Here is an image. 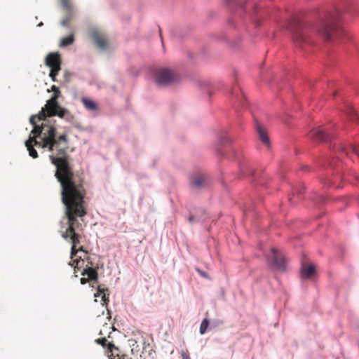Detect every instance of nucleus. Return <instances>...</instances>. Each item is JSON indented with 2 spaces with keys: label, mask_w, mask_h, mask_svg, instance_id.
Wrapping results in <instances>:
<instances>
[{
  "label": "nucleus",
  "mask_w": 359,
  "mask_h": 359,
  "mask_svg": "<svg viewBox=\"0 0 359 359\" xmlns=\"http://www.w3.org/2000/svg\"><path fill=\"white\" fill-rule=\"evenodd\" d=\"M205 185V179L203 175H197L191 177V186L192 188L198 189Z\"/></svg>",
  "instance_id": "nucleus-12"
},
{
  "label": "nucleus",
  "mask_w": 359,
  "mask_h": 359,
  "mask_svg": "<svg viewBox=\"0 0 359 359\" xmlns=\"http://www.w3.org/2000/svg\"><path fill=\"white\" fill-rule=\"evenodd\" d=\"M309 137L313 141L321 142L327 141L330 139V136L321 128H313L309 133Z\"/></svg>",
  "instance_id": "nucleus-6"
},
{
  "label": "nucleus",
  "mask_w": 359,
  "mask_h": 359,
  "mask_svg": "<svg viewBox=\"0 0 359 359\" xmlns=\"http://www.w3.org/2000/svg\"><path fill=\"white\" fill-rule=\"evenodd\" d=\"M257 130L258 133V136L260 140V141L262 142V144L266 146L268 149L270 148V140L269 137L268 135L267 131L264 128L261 126L260 125L257 126Z\"/></svg>",
  "instance_id": "nucleus-8"
},
{
  "label": "nucleus",
  "mask_w": 359,
  "mask_h": 359,
  "mask_svg": "<svg viewBox=\"0 0 359 359\" xmlns=\"http://www.w3.org/2000/svg\"><path fill=\"white\" fill-rule=\"evenodd\" d=\"M188 220L189 222L192 223L195 221V217L194 215H191L189 217Z\"/></svg>",
  "instance_id": "nucleus-23"
},
{
  "label": "nucleus",
  "mask_w": 359,
  "mask_h": 359,
  "mask_svg": "<svg viewBox=\"0 0 359 359\" xmlns=\"http://www.w3.org/2000/svg\"><path fill=\"white\" fill-rule=\"evenodd\" d=\"M286 29L292 34V40L298 47L309 43L310 34L316 32L327 41H332L340 36L343 30L339 22L333 17L320 19L315 25H311L297 18L288 22Z\"/></svg>",
  "instance_id": "nucleus-2"
},
{
  "label": "nucleus",
  "mask_w": 359,
  "mask_h": 359,
  "mask_svg": "<svg viewBox=\"0 0 359 359\" xmlns=\"http://www.w3.org/2000/svg\"><path fill=\"white\" fill-rule=\"evenodd\" d=\"M180 79V76L175 70L169 68H161L156 70L154 76L155 83L159 86L175 84Z\"/></svg>",
  "instance_id": "nucleus-3"
},
{
  "label": "nucleus",
  "mask_w": 359,
  "mask_h": 359,
  "mask_svg": "<svg viewBox=\"0 0 359 359\" xmlns=\"http://www.w3.org/2000/svg\"><path fill=\"white\" fill-rule=\"evenodd\" d=\"M87 283V279H86L85 278H81V284H86Z\"/></svg>",
  "instance_id": "nucleus-24"
},
{
  "label": "nucleus",
  "mask_w": 359,
  "mask_h": 359,
  "mask_svg": "<svg viewBox=\"0 0 359 359\" xmlns=\"http://www.w3.org/2000/svg\"><path fill=\"white\" fill-rule=\"evenodd\" d=\"M67 22H68V20H64L62 22V24L63 26H66L67 25Z\"/></svg>",
  "instance_id": "nucleus-26"
},
{
  "label": "nucleus",
  "mask_w": 359,
  "mask_h": 359,
  "mask_svg": "<svg viewBox=\"0 0 359 359\" xmlns=\"http://www.w3.org/2000/svg\"><path fill=\"white\" fill-rule=\"evenodd\" d=\"M316 273L313 265H303L301 270V277L304 279L312 278Z\"/></svg>",
  "instance_id": "nucleus-10"
},
{
  "label": "nucleus",
  "mask_w": 359,
  "mask_h": 359,
  "mask_svg": "<svg viewBox=\"0 0 359 359\" xmlns=\"http://www.w3.org/2000/svg\"><path fill=\"white\" fill-rule=\"evenodd\" d=\"M197 271H198V273H199L202 276H203V277H206V275H205V272H203V271H201V270H199V269H198Z\"/></svg>",
  "instance_id": "nucleus-25"
},
{
  "label": "nucleus",
  "mask_w": 359,
  "mask_h": 359,
  "mask_svg": "<svg viewBox=\"0 0 359 359\" xmlns=\"http://www.w3.org/2000/svg\"><path fill=\"white\" fill-rule=\"evenodd\" d=\"M182 359H191L187 352L182 351L181 352Z\"/></svg>",
  "instance_id": "nucleus-21"
},
{
  "label": "nucleus",
  "mask_w": 359,
  "mask_h": 359,
  "mask_svg": "<svg viewBox=\"0 0 359 359\" xmlns=\"http://www.w3.org/2000/svg\"><path fill=\"white\" fill-rule=\"evenodd\" d=\"M82 104L88 110L95 111L98 109L97 103L89 97H82L81 100Z\"/></svg>",
  "instance_id": "nucleus-13"
},
{
  "label": "nucleus",
  "mask_w": 359,
  "mask_h": 359,
  "mask_svg": "<svg viewBox=\"0 0 359 359\" xmlns=\"http://www.w3.org/2000/svg\"><path fill=\"white\" fill-rule=\"evenodd\" d=\"M74 41V36L72 34L64 37L60 41V46H67L73 43Z\"/></svg>",
  "instance_id": "nucleus-17"
},
{
  "label": "nucleus",
  "mask_w": 359,
  "mask_h": 359,
  "mask_svg": "<svg viewBox=\"0 0 359 359\" xmlns=\"http://www.w3.org/2000/svg\"><path fill=\"white\" fill-rule=\"evenodd\" d=\"M208 326H209V320H208L207 318H205V319H203V320L201 323L200 333L201 334H205L207 331Z\"/></svg>",
  "instance_id": "nucleus-18"
},
{
  "label": "nucleus",
  "mask_w": 359,
  "mask_h": 359,
  "mask_svg": "<svg viewBox=\"0 0 359 359\" xmlns=\"http://www.w3.org/2000/svg\"><path fill=\"white\" fill-rule=\"evenodd\" d=\"M92 38L93 39L96 45L102 50H104L107 45V39L106 36L98 31H94L91 34Z\"/></svg>",
  "instance_id": "nucleus-7"
},
{
  "label": "nucleus",
  "mask_w": 359,
  "mask_h": 359,
  "mask_svg": "<svg viewBox=\"0 0 359 359\" xmlns=\"http://www.w3.org/2000/svg\"><path fill=\"white\" fill-rule=\"evenodd\" d=\"M81 261L83 262V260L80 257L79 259H76L69 262V265L74 267V271H76V269H79V264Z\"/></svg>",
  "instance_id": "nucleus-20"
},
{
  "label": "nucleus",
  "mask_w": 359,
  "mask_h": 359,
  "mask_svg": "<svg viewBox=\"0 0 359 359\" xmlns=\"http://www.w3.org/2000/svg\"><path fill=\"white\" fill-rule=\"evenodd\" d=\"M109 290L108 289L102 288L100 286H98L97 292L95 294V297H101L102 301L103 302L102 304H107L109 302Z\"/></svg>",
  "instance_id": "nucleus-15"
},
{
  "label": "nucleus",
  "mask_w": 359,
  "mask_h": 359,
  "mask_svg": "<svg viewBox=\"0 0 359 359\" xmlns=\"http://www.w3.org/2000/svg\"><path fill=\"white\" fill-rule=\"evenodd\" d=\"M63 7L65 8H69V0H61Z\"/></svg>",
  "instance_id": "nucleus-22"
},
{
  "label": "nucleus",
  "mask_w": 359,
  "mask_h": 359,
  "mask_svg": "<svg viewBox=\"0 0 359 359\" xmlns=\"http://www.w3.org/2000/svg\"><path fill=\"white\" fill-rule=\"evenodd\" d=\"M45 64L50 68L49 76L53 81H56V76L61 69L62 60L60 53H49L46 57Z\"/></svg>",
  "instance_id": "nucleus-5"
},
{
  "label": "nucleus",
  "mask_w": 359,
  "mask_h": 359,
  "mask_svg": "<svg viewBox=\"0 0 359 359\" xmlns=\"http://www.w3.org/2000/svg\"><path fill=\"white\" fill-rule=\"evenodd\" d=\"M53 95L46 102L44 107L37 114L30 117L29 121L34 128L31 131L25 146L29 154L34 158L38 157V153L34 146L48 149L52 154L49 156L51 163L55 166V177L60 184L61 198L65 206V215L67 218V228L65 232H82L79 219L87 214L84 206V198L86 191L84 187V177L82 174L74 173L71 164L70 156L67 154L69 142L67 134L57 136L56 127L48 123L37 125L36 119L45 120L46 117L57 116L71 122L74 116L71 112L62 107L57 99L60 90L55 86H52Z\"/></svg>",
  "instance_id": "nucleus-1"
},
{
  "label": "nucleus",
  "mask_w": 359,
  "mask_h": 359,
  "mask_svg": "<svg viewBox=\"0 0 359 359\" xmlns=\"http://www.w3.org/2000/svg\"><path fill=\"white\" fill-rule=\"evenodd\" d=\"M267 262L272 270L285 271L286 260L285 256L275 248L271 249V255L267 256Z\"/></svg>",
  "instance_id": "nucleus-4"
},
{
  "label": "nucleus",
  "mask_w": 359,
  "mask_h": 359,
  "mask_svg": "<svg viewBox=\"0 0 359 359\" xmlns=\"http://www.w3.org/2000/svg\"><path fill=\"white\" fill-rule=\"evenodd\" d=\"M344 113L347 116L350 121L359 124V114L351 105L346 106Z\"/></svg>",
  "instance_id": "nucleus-11"
},
{
  "label": "nucleus",
  "mask_w": 359,
  "mask_h": 359,
  "mask_svg": "<svg viewBox=\"0 0 359 359\" xmlns=\"http://www.w3.org/2000/svg\"><path fill=\"white\" fill-rule=\"evenodd\" d=\"M83 276H87L90 280L97 281L98 275L97 270L92 267H88L81 272Z\"/></svg>",
  "instance_id": "nucleus-14"
},
{
  "label": "nucleus",
  "mask_w": 359,
  "mask_h": 359,
  "mask_svg": "<svg viewBox=\"0 0 359 359\" xmlns=\"http://www.w3.org/2000/svg\"><path fill=\"white\" fill-rule=\"evenodd\" d=\"M303 194V191H299V192L297 193L298 196L301 195Z\"/></svg>",
  "instance_id": "nucleus-27"
},
{
  "label": "nucleus",
  "mask_w": 359,
  "mask_h": 359,
  "mask_svg": "<svg viewBox=\"0 0 359 359\" xmlns=\"http://www.w3.org/2000/svg\"><path fill=\"white\" fill-rule=\"evenodd\" d=\"M109 350L110 354H108V358L109 359H132L128 355L120 354V351L114 344H109Z\"/></svg>",
  "instance_id": "nucleus-9"
},
{
  "label": "nucleus",
  "mask_w": 359,
  "mask_h": 359,
  "mask_svg": "<svg viewBox=\"0 0 359 359\" xmlns=\"http://www.w3.org/2000/svg\"><path fill=\"white\" fill-rule=\"evenodd\" d=\"M96 342L100 345H102L103 347H107V355L110 354L109 350V344H111V343H109L107 339L105 337L97 339L96 340Z\"/></svg>",
  "instance_id": "nucleus-19"
},
{
  "label": "nucleus",
  "mask_w": 359,
  "mask_h": 359,
  "mask_svg": "<svg viewBox=\"0 0 359 359\" xmlns=\"http://www.w3.org/2000/svg\"><path fill=\"white\" fill-rule=\"evenodd\" d=\"M341 151L342 154L345 155H348V151H351L353 154H355L359 158V144L358 145H351L348 149L346 147H341Z\"/></svg>",
  "instance_id": "nucleus-16"
}]
</instances>
